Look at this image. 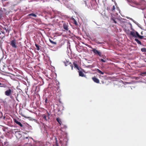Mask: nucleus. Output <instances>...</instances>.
<instances>
[{"instance_id":"29","label":"nucleus","mask_w":146,"mask_h":146,"mask_svg":"<svg viewBox=\"0 0 146 146\" xmlns=\"http://www.w3.org/2000/svg\"><path fill=\"white\" fill-rule=\"evenodd\" d=\"M130 31L129 30H127L126 31V33L127 34H128L129 33H130Z\"/></svg>"},{"instance_id":"8","label":"nucleus","mask_w":146,"mask_h":146,"mask_svg":"<svg viewBox=\"0 0 146 146\" xmlns=\"http://www.w3.org/2000/svg\"><path fill=\"white\" fill-rule=\"evenodd\" d=\"M93 81L97 83H99L100 82L99 80L95 76L92 78Z\"/></svg>"},{"instance_id":"30","label":"nucleus","mask_w":146,"mask_h":146,"mask_svg":"<svg viewBox=\"0 0 146 146\" xmlns=\"http://www.w3.org/2000/svg\"><path fill=\"white\" fill-rule=\"evenodd\" d=\"M53 146H58L57 143H56V144L54 145H53Z\"/></svg>"},{"instance_id":"17","label":"nucleus","mask_w":146,"mask_h":146,"mask_svg":"<svg viewBox=\"0 0 146 146\" xmlns=\"http://www.w3.org/2000/svg\"><path fill=\"white\" fill-rule=\"evenodd\" d=\"M135 40L138 44H139L140 45L142 44L141 42V41H140L139 40L135 38Z\"/></svg>"},{"instance_id":"19","label":"nucleus","mask_w":146,"mask_h":146,"mask_svg":"<svg viewBox=\"0 0 146 146\" xmlns=\"http://www.w3.org/2000/svg\"><path fill=\"white\" fill-rule=\"evenodd\" d=\"M137 37H138L140 39H142L143 37V36L140 35L138 33H137Z\"/></svg>"},{"instance_id":"36","label":"nucleus","mask_w":146,"mask_h":146,"mask_svg":"<svg viewBox=\"0 0 146 146\" xmlns=\"http://www.w3.org/2000/svg\"><path fill=\"white\" fill-rule=\"evenodd\" d=\"M64 128H65V126H64Z\"/></svg>"},{"instance_id":"31","label":"nucleus","mask_w":146,"mask_h":146,"mask_svg":"<svg viewBox=\"0 0 146 146\" xmlns=\"http://www.w3.org/2000/svg\"><path fill=\"white\" fill-rule=\"evenodd\" d=\"M47 98H46V100H45V102L46 103L47 102Z\"/></svg>"},{"instance_id":"7","label":"nucleus","mask_w":146,"mask_h":146,"mask_svg":"<svg viewBox=\"0 0 146 146\" xmlns=\"http://www.w3.org/2000/svg\"><path fill=\"white\" fill-rule=\"evenodd\" d=\"M14 122L16 123L17 124L19 125L20 127H22L23 126V125L21 123L18 121L16 119H13Z\"/></svg>"},{"instance_id":"22","label":"nucleus","mask_w":146,"mask_h":146,"mask_svg":"<svg viewBox=\"0 0 146 146\" xmlns=\"http://www.w3.org/2000/svg\"><path fill=\"white\" fill-rule=\"evenodd\" d=\"M0 87L5 88L6 87V86L5 84H2L0 82Z\"/></svg>"},{"instance_id":"26","label":"nucleus","mask_w":146,"mask_h":146,"mask_svg":"<svg viewBox=\"0 0 146 146\" xmlns=\"http://www.w3.org/2000/svg\"><path fill=\"white\" fill-rule=\"evenodd\" d=\"M115 6L114 5H113V7L111 9V11H112V12H113L115 10Z\"/></svg>"},{"instance_id":"2","label":"nucleus","mask_w":146,"mask_h":146,"mask_svg":"<svg viewBox=\"0 0 146 146\" xmlns=\"http://www.w3.org/2000/svg\"><path fill=\"white\" fill-rule=\"evenodd\" d=\"M92 51L95 54L99 55L100 57L104 58V56L102 54V52L99 50H96L95 48H92Z\"/></svg>"},{"instance_id":"3","label":"nucleus","mask_w":146,"mask_h":146,"mask_svg":"<svg viewBox=\"0 0 146 146\" xmlns=\"http://www.w3.org/2000/svg\"><path fill=\"white\" fill-rule=\"evenodd\" d=\"M16 40L14 39L10 42V44L11 46L14 48H17V46L16 45Z\"/></svg>"},{"instance_id":"24","label":"nucleus","mask_w":146,"mask_h":146,"mask_svg":"<svg viewBox=\"0 0 146 146\" xmlns=\"http://www.w3.org/2000/svg\"><path fill=\"white\" fill-rule=\"evenodd\" d=\"M141 50L142 52H146V48H142L141 49Z\"/></svg>"},{"instance_id":"23","label":"nucleus","mask_w":146,"mask_h":146,"mask_svg":"<svg viewBox=\"0 0 146 146\" xmlns=\"http://www.w3.org/2000/svg\"><path fill=\"white\" fill-rule=\"evenodd\" d=\"M50 42L52 44H53L56 45V42L52 41L50 39H49V40Z\"/></svg>"},{"instance_id":"1","label":"nucleus","mask_w":146,"mask_h":146,"mask_svg":"<svg viewBox=\"0 0 146 146\" xmlns=\"http://www.w3.org/2000/svg\"><path fill=\"white\" fill-rule=\"evenodd\" d=\"M70 31L68 28V24L64 23V37H67L70 35Z\"/></svg>"},{"instance_id":"10","label":"nucleus","mask_w":146,"mask_h":146,"mask_svg":"<svg viewBox=\"0 0 146 146\" xmlns=\"http://www.w3.org/2000/svg\"><path fill=\"white\" fill-rule=\"evenodd\" d=\"M28 17L29 18H31V17L30 16H33L36 17H37V15L33 13H31L29 14L28 16Z\"/></svg>"},{"instance_id":"33","label":"nucleus","mask_w":146,"mask_h":146,"mask_svg":"<svg viewBox=\"0 0 146 146\" xmlns=\"http://www.w3.org/2000/svg\"><path fill=\"white\" fill-rule=\"evenodd\" d=\"M141 34H143V33H142V32H141Z\"/></svg>"},{"instance_id":"11","label":"nucleus","mask_w":146,"mask_h":146,"mask_svg":"<svg viewBox=\"0 0 146 146\" xmlns=\"http://www.w3.org/2000/svg\"><path fill=\"white\" fill-rule=\"evenodd\" d=\"M78 71V72L79 76L82 77H83L85 76L84 74L83 73L82 71Z\"/></svg>"},{"instance_id":"14","label":"nucleus","mask_w":146,"mask_h":146,"mask_svg":"<svg viewBox=\"0 0 146 146\" xmlns=\"http://www.w3.org/2000/svg\"><path fill=\"white\" fill-rule=\"evenodd\" d=\"M96 71L98 72L100 74H102V75H103L104 74V72H102V71H101L99 69H97V70H96Z\"/></svg>"},{"instance_id":"25","label":"nucleus","mask_w":146,"mask_h":146,"mask_svg":"<svg viewBox=\"0 0 146 146\" xmlns=\"http://www.w3.org/2000/svg\"><path fill=\"white\" fill-rule=\"evenodd\" d=\"M46 115L47 116V117H48V120H49L50 119V117H49V116L50 115V114L47 111V113L46 114Z\"/></svg>"},{"instance_id":"32","label":"nucleus","mask_w":146,"mask_h":146,"mask_svg":"<svg viewBox=\"0 0 146 146\" xmlns=\"http://www.w3.org/2000/svg\"><path fill=\"white\" fill-rule=\"evenodd\" d=\"M26 139H27V138H28V137H26Z\"/></svg>"},{"instance_id":"4","label":"nucleus","mask_w":146,"mask_h":146,"mask_svg":"<svg viewBox=\"0 0 146 146\" xmlns=\"http://www.w3.org/2000/svg\"><path fill=\"white\" fill-rule=\"evenodd\" d=\"M13 92V90L9 88L8 90H6L5 93V95L8 96H10Z\"/></svg>"},{"instance_id":"12","label":"nucleus","mask_w":146,"mask_h":146,"mask_svg":"<svg viewBox=\"0 0 146 146\" xmlns=\"http://www.w3.org/2000/svg\"><path fill=\"white\" fill-rule=\"evenodd\" d=\"M72 21L74 24L76 26H77L78 25V24L76 21L75 20V19L74 18H72Z\"/></svg>"},{"instance_id":"27","label":"nucleus","mask_w":146,"mask_h":146,"mask_svg":"<svg viewBox=\"0 0 146 146\" xmlns=\"http://www.w3.org/2000/svg\"><path fill=\"white\" fill-rule=\"evenodd\" d=\"M100 60L103 62H106V60H104L103 59H101Z\"/></svg>"},{"instance_id":"13","label":"nucleus","mask_w":146,"mask_h":146,"mask_svg":"<svg viewBox=\"0 0 146 146\" xmlns=\"http://www.w3.org/2000/svg\"><path fill=\"white\" fill-rule=\"evenodd\" d=\"M116 19L114 17H112L111 18V20L112 21V23H114L115 24L117 23V22L115 20Z\"/></svg>"},{"instance_id":"16","label":"nucleus","mask_w":146,"mask_h":146,"mask_svg":"<svg viewBox=\"0 0 146 146\" xmlns=\"http://www.w3.org/2000/svg\"><path fill=\"white\" fill-rule=\"evenodd\" d=\"M56 120L60 124V125H61V123H62V122L61 121L60 119L59 118H56Z\"/></svg>"},{"instance_id":"5","label":"nucleus","mask_w":146,"mask_h":146,"mask_svg":"<svg viewBox=\"0 0 146 146\" xmlns=\"http://www.w3.org/2000/svg\"><path fill=\"white\" fill-rule=\"evenodd\" d=\"M64 64L65 66H70L72 70H73V65L72 64L71 62H70L68 61H67V60H66V62H64Z\"/></svg>"},{"instance_id":"21","label":"nucleus","mask_w":146,"mask_h":146,"mask_svg":"<svg viewBox=\"0 0 146 146\" xmlns=\"http://www.w3.org/2000/svg\"><path fill=\"white\" fill-rule=\"evenodd\" d=\"M140 75L144 76L146 75V72H141L140 74Z\"/></svg>"},{"instance_id":"34","label":"nucleus","mask_w":146,"mask_h":146,"mask_svg":"<svg viewBox=\"0 0 146 146\" xmlns=\"http://www.w3.org/2000/svg\"><path fill=\"white\" fill-rule=\"evenodd\" d=\"M63 25V27H64V24Z\"/></svg>"},{"instance_id":"18","label":"nucleus","mask_w":146,"mask_h":146,"mask_svg":"<svg viewBox=\"0 0 146 146\" xmlns=\"http://www.w3.org/2000/svg\"><path fill=\"white\" fill-rule=\"evenodd\" d=\"M35 46L36 48V49L37 50H39L40 49V47H41V46H39L38 44H35Z\"/></svg>"},{"instance_id":"15","label":"nucleus","mask_w":146,"mask_h":146,"mask_svg":"<svg viewBox=\"0 0 146 146\" xmlns=\"http://www.w3.org/2000/svg\"><path fill=\"white\" fill-rule=\"evenodd\" d=\"M42 117L46 121H47L48 120V118H47V116L46 114L43 115Z\"/></svg>"},{"instance_id":"9","label":"nucleus","mask_w":146,"mask_h":146,"mask_svg":"<svg viewBox=\"0 0 146 146\" xmlns=\"http://www.w3.org/2000/svg\"><path fill=\"white\" fill-rule=\"evenodd\" d=\"M73 65H74L75 68H76L78 70H80V69L79 67L78 66V65L76 63V62L75 61L74 62H73Z\"/></svg>"},{"instance_id":"28","label":"nucleus","mask_w":146,"mask_h":146,"mask_svg":"<svg viewBox=\"0 0 146 146\" xmlns=\"http://www.w3.org/2000/svg\"><path fill=\"white\" fill-rule=\"evenodd\" d=\"M2 15V13L1 11H0V19L1 18Z\"/></svg>"},{"instance_id":"20","label":"nucleus","mask_w":146,"mask_h":146,"mask_svg":"<svg viewBox=\"0 0 146 146\" xmlns=\"http://www.w3.org/2000/svg\"><path fill=\"white\" fill-rule=\"evenodd\" d=\"M66 135V138L65 139L66 140V142L67 143L68 142V136H67V133H65L64 132V135Z\"/></svg>"},{"instance_id":"35","label":"nucleus","mask_w":146,"mask_h":146,"mask_svg":"<svg viewBox=\"0 0 146 146\" xmlns=\"http://www.w3.org/2000/svg\"><path fill=\"white\" fill-rule=\"evenodd\" d=\"M22 115V116H23V115Z\"/></svg>"},{"instance_id":"6","label":"nucleus","mask_w":146,"mask_h":146,"mask_svg":"<svg viewBox=\"0 0 146 146\" xmlns=\"http://www.w3.org/2000/svg\"><path fill=\"white\" fill-rule=\"evenodd\" d=\"M137 33H138L135 31H131L130 32V35L133 37L137 38Z\"/></svg>"}]
</instances>
